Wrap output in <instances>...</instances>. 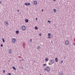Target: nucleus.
Returning a JSON list of instances; mask_svg holds the SVG:
<instances>
[{
  "label": "nucleus",
  "instance_id": "f257e3e1",
  "mask_svg": "<svg viewBox=\"0 0 75 75\" xmlns=\"http://www.w3.org/2000/svg\"><path fill=\"white\" fill-rule=\"evenodd\" d=\"M50 69L49 67H46V68L44 69L45 71H47V72H49L50 71Z\"/></svg>",
  "mask_w": 75,
  "mask_h": 75
},
{
  "label": "nucleus",
  "instance_id": "f03ea898",
  "mask_svg": "<svg viewBox=\"0 0 75 75\" xmlns=\"http://www.w3.org/2000/svg\"><path fill=\"white\" fill-rule=\"evenodd\" d=\"M21 30H23V31H25V30L26 28L25 26L24 25H23L21 26Z\"/></svg>",
  "mask_w": 75,
  "mask_h": 75
},
{
  "label": "nucleus",
  "instance_id": "7ed1b4c3",
  "mask_svg": "<svg viewBox=\"0 0 75 75\" xmlns=\"http://www.w3.org/2000/svg\"><path fill=\"white\" fill-rule=\"evenodd\" d=\"M17 39L15 38H13L12 39V42L13 43H14V42H16V41Z\"/></svg>",
  "mask_w": 75,
  "mask_h": 75
},
{
  "label": "nucleus",
  "instance_id": "20e7f679",
  "mask_svg": "<svg viewBox=\"0 0 75 75\" xmlns=\"http://www.w3.org/2000/svg\"><path fill=\"white\" fill-rule=\"evenodd\" d=\"M50 61L52 64H54V62H55V60H54L53 59H51Z\"/></svg>",
  "mask_w": 75,
  "mask_h": 75
},
{
  "label": "nucleus",
  "instance_id": "39448f33",
  "mask_svg": "<svg viewBox=\"0 0 75 75\" xmlns=\"http://www.w3.org/2000/svg\"><path fill=\"white\" fill-rule=\"evenodd\" d=\"M8 52H9V54H12V50L11 49H10L8 50Z\"/></svg>",
  "mask_w": 75,
  "mask_h": 75
},
{
  "label": "nucleus",
  "instance_id": "423d86ee",
  "mask_svg": "<svg viewBox=\"0 0 75 75\" xmlns=\"http://www.w3.org/2000/svg\"><path fill=\"white\" fill-rule=\"evenodd\" d=\"M65 44H66L67 45H69V42H68V40H66L65 41Z\"/></svg>",
  "mask_w": 75,
  "mask_h": 75
},
{
  "label": "nucleus",
  "instance_id": "0eeeda50",
  "mask_svg": "<svg viewBox=\"0 0 75 75\" xmlns=\"http://www.w3.org/2000/svg\"><path fill=\"white\" fill-rule=\"evenodd\" d=\"M33 4H34L35 5H37V1H33Z\"/></svg>",
  "mask_w": 75,
  "mask_h": 75
},
{
  "label": "nucleus",
  "instance_id": "6e6552de",
  "mask_svg": "<svg viewBox=\"0 0 75 75\" xmlns=\"http://www.w3.org/2000/svg\"><path fill=\"white\" fill-rule=\"evenodd\" d=\"M24 4L25 5H26V6H30V3H25Z\"/></svg>",
  "mask_w": 75,
  "mask_h": 75
},
{
  "label": "nucleus",
  "instance_id": "1a4fd4ad",
  "mask_svg": "<svg viewBox=\"0 0 75 75\" xmlns=\"http://www.w3.org/2000/svg\"><path fill=\"white\" fill-rule=\"evenodd\" d=\"M8 22L7 21H6L5 22V24L6 25V26H8Z\"/></svg>",
  "mask_w": 75,
  "mask_h": 75
},
{
  "label": "nucleus",
  "instance_id": "9d476101",
  "mask_svg": "<svg viewBox=\"0 0 75 75\" xmlns=\"http://www.w3.org/2000/svg\"><path fill=\"white\" fill-rule=\"evenodd\" d=\"M40 46H38L37 47V50H40Z\"/></svg>",
  "mask_w": 75,
  "mask_h": 75
},
{
  "label": "nucleus",
  "instance_id": "9b49d317",
  "mask_svg": "<svg viewBox=\"0 0 75 75\" xmlns=\"http://www.w3.org/2000/svg\"><path fill=\"white\" fill-rule=\"evenodd\" d=\"M53 11L54 13H56L57 12V9L55 8H54L53 9Z\"/></svg>",
  "mask_w": 75,
  "mask_h": 75
},
{
  "label": "nucleus",
  "instance_id": "f8f14e48",
  "mask_svg": "<svg viewBox=\"0 0 75 75\" xmlns=\"http://www.w3.org/2000/svg\"><path fill=\"white\" fill-rule=\"evenodd\" d=\"M45 61L46 62H47V61H48V58H46L45 59Z\"/></svg>",
  "mask_w": 75,
  "mask_h": 75
},
{
  "label": "nucleus",
  "instance_id": "ddd939ff",
  "mask_svg": "<svg viewBox=\"0 0 75 75\" xmlns=\"http://www.w3.org/2000/svg\"><path fill=\"white\" fill-rule=\"evenodd\" d=\"M55 60L56 62H58V58L56 57L55 58Z\"/></svg>",
  "mask_w": 75,
  "mask_h": 75
},
{
  "label": "nucleus",
  "instance_id": "4468645a",
  "mask_svg": "<svg viewBox=\"0 0 75 75\" xmlns=\"http://www.w3.org/2000/svg\"><path fill=\"white\" fill-rule=\"evenodd\" d=\"M60 74H61V75H64V74L63 73H62V71H61L60 72Z\"/></svg>",
  "mask_w": 75,
  "mask_h": 75
},
{
  "label": "nucleus",
  "instance_id": "2eb2a0df",
  "mask_svg": "<svg viewBox=\"0 0 75 75\" xmlns=\"http://www.w3.org/2000/svg\"><path fill=\"white\" fill-rule=\"evenodd\" d=\"M16 34H18L19 33V31L18 30H16Z\"/></svg>",
  "mask_w": 75,
  "mask_h": 75
},
{
  "label": "nucleus",
  "instance_id": "dca6fc26",
  "mask_svg": "<svg viewBox=\"0 0 75 75\" xmlns=\"http://www.w3.org/2000/svg\"><path fill=\"white\" fill-rule=\"evenodd\" d=\"M25 23H28V19H26L25 20Z\"/></svg>",
  "mask_w": 75,
  "mask_h": 75
},
{
  "label": "nucleus",
  "instance_id": "f3484780",
  "mask_svg": "<svg viewBox=\"0 0 75 75\" xmlns=\"http://www.w3.org/2000/svg\"><path fill=\"white\" fill-rule=\"evenodd\" d=\"M2 40H3V42H5V40H4V38H2Z\"/></svg>",
  "mask_w": 75,
  "mask_h": 75
},
{
  "label": "nucleus",
  "instance_id": "a211bd4d",
  "mask_svg": "<svg viewBox=\"0 0 75 75\" xmlns=\"http://www.w3.org/2000/svg\"><path fill=\"white\" fill-rule=\"evenodd\" d=\"M12 68H13L14 70H16V69L15 68V67H13Z\"/></svg>",
  "mask_w": 75,
  "mask_h": 75
},
{
  "label": "nucleus",
  "instance_id": "6ab92c4d",
  "mask_svg": "<svg viewBox=\"0 0 75 75\" xmlns=\"http://www.w3.org/2000/svg\"><path fill=\"white\" fill-rule=\"evenodd\" d=\"M35 30H38V27H37V26H35Z\"/></svg>",
  "mask_w": 75,
  "mask_h": 75
},
{
  "label": "nucleus",
  "instance_id": "aec40b11",
  "mask_svg": "<svg viewBox=\"0 0 75 75\" xmlns=\"http://www.w3.org/2000/svg\"><path fill=\"white\" fill-rule=\"evenodd\" d=\"M47 22H48V23H51V21L48 20L47 21Z\"/></svg>",
  "mask_w": 75,
  "mask_h": 75
},
{
  "label": "nucleus",
  "instance_id": "412c9836",
  "mask_svg": "<svg viewBox=\"0 0 75 75\" xmlns=\"http://www.w3.org/2000/svg\"><path fill=\"white\" fill-rule=\"evenodd\" d=\"M43 67H44L45 66H46V65H47V64H43Z\"/></svg>",
  "mask_w": 75,
  "mask_h": 75
},
{
  "label": "nucleus",
  "instance_id": "4be33fe9",
  "mask_svg": "<svg viewBox=\"0 0 75 75\" xmlns=\"http://www.w3.org/2000/svg\"><path fill=\"white\" fill-rule=\"evenodd\" d=\"M11 75V74L10 73H8V74H7V75Z\"/></svg>",
  "mask_w": 75,
  "mask_h": 75
},
{
  "label": "nucleus",
  "instance_id": "5701e85b",
  "mask_svg": "<svg viewBox=\"0 0 75 75\" xmlns=\"http://www.w3.org/2000/svg\"><path fill=\"white\" fill-rule=\"evenodd\" d=\"M51 35V34L50 33H48V36H50Z\"/></svg>",
  "mask_w": 75,
  "mask_h": 75
},
{
  "label": "nucleus",
  "instance_id": "b1692460",
  "mask_svg": "<svg viewBox=\"0 0 75 75\" xmlns=\"http://www.w3.org/2000/svg\"><path fill=\"white\" fill-rule=\"evenodd\" d=\"M1 47H3V45L2 44H1Z\"/></svg>",
  "mask_w": 75,
  "mask_h": 75
},
{
  "label": "nucleus",
  "instance_id": "393cba45",
  "mask_svg": "<svg viewBox=\"0 0 75 75\" xmlns=\"http://www.w3.org/2000/svg\"><path fill=\"white\" fill-rule=\"evenodd\" d=\"M3 71L4 72L3 73L4 74V73L5 72V71L4 70H3Z\"/></svg>",
  "mask_w": 75,
  "mask_h": 75
},
{
  "label": "nucleus",
  "instance_id": "a878e982",
  "mask_svg": "<svg viewBox=\"0 0 75 75\" xmlns=\"http://www.w3.org/2000/svg\"><path fill=\"white\" fill-rule=\"evenodd\" d=\"M63 62V61H61V62H60L61 64H62V63Z\"/></svg>",
  "mask_w": 75,
  "mask_h": 75
},
{
  "label": "nucleus",
  "instance_id": "bb28decb",
  "mask_svg": "<svg viewBox=\"0 0 75 75\" xmlns=\"http://www.w3.org/2000/svg\"><path fill=\"white\" fill-rule=\"evenodd\" d=\"M30 42H31V43L32 42V39H31L30 40Z\"/></svg>",
  "mask_w": 75,
  "mask_h": 75
},
{
  "label": "nucleus",
  "instance_id": "cd10ccee",
  "mask_svg": "<svg viewBox=\"0 0 75 75\" xmlns=\"http://www.w3.org/2000/svg\"><path fill=\"white\" fill-rule=\"evenodd\" d=\"M38 19V18H36V21H38V20H37Z\"/></svg>",
  "mask_w": 75,
  "mask_h": 75
},
{
  "label": "nucleus",
  "instance_id": "c85d7f7f",
  "mask_svg": "<svg viewBox=\"0 0 75 75\" xmlns=\"http://www.w3.org/2000/svg\"><path fill=\"white\" fill-rule=\"evenodd\" d=\"M39 35H40V36H41V33L39 34Z\"/></svg>",
  "mask_w": 75,
  "mask_h": 75
},
{
  "label": "nucleus",
  "instance_id": "c756f323",
  "mask_svg": "<svg viewBox=\"0 0 75 75\" xmlns=\"http://www.w3.org/2000/svg\"><path fill=\"white\" fill-rule=\"evenodd\" d=\"M50 37H50V36H48V38H50Z\"/></svg>",
  "mask_w": 75,
  "mask_h": 75
},
{
  "label": "nucleus",
  "instance_id": "7c9ffc66",
  "mask_svg": "<svg viewBox=\"0 0 75 75\" xmlns=\"http://www.w3.org/2000/svg\"><path fill=\"white\" fill-rule=\"evenodd\" d=\"M73 45H75V43L74 42H73Z\"/></svg>",
  "mask_w": 75,
  "mask_h": 75
},
{
  "label": "nucleus",
  "instance_id": "2f4dec72",
  "mask_svg": "<svg viewBox=\"0 0 75 75\" xmlns=\"http://www.w3.org/2000/svg\"><path fill=\"white\" fill-rule=\"evenodd\" d=\"M17 11H18V12H19V10H17Z\"/></svg>",
  "mask_w": 75,
  "mask_h": 75
},
{
  "label": "nucleus",
  "instance_id": "473e14b6",
  "mask_svg": "<svg viewBox=\"0 0 75 75\" xmlns=\"http://www.w3.org/2000/svg\"><path fill=\"white\" fill-rule=\"evenodd\" d=\"M53 1H56V0H53Z\"/></svg>",
  "mask_w": 75,
  "mask_h": 75
},
{
  "label": "nucleus",
  "instance_id": "72a5a7b5",
  "mask_svg": "<svg viewBox=\"0 0 75 75\" xmlns=\"http://www.w3.org/2000/svg\"><path fill=\"white\" fill-rule=\"evenodd\" d=\"M42 11H44V10L43 9H42Z\"/></svg>",
  "mask_w": 75,
  "mask_h": 75
},
{
  "label": "nucleus",
  "instance_id": "f704fd0d",
  "mask_svg": "<svg viewBox=\"0 0 75 75\" xmlns=\"http://www.w3.org/2000/svg\"><path fill=\"white\" fill-rule=\"evenodd\" d=\"M51 43H52V40H51Z\"/></svg>",
  "mask_w": 75,
  "mask_h": 75
},
{
  "label": "nucleus",
  "instance_id": "c9c22d12",
  "mask_svg": "<svg viewBox=\"0 0 75 75\" xmlns=\"http://www.w3.org/2000/svg\"><path fill=\"white\" fill-rule=\"evenodd\" d=\"M49 65H51V64L50 63H49Z\"/></svg>",
  "mask_w": 75,
  "mask_h": 75
},
{
  "label": "nucleus",
  "instance_id": "e433bc0d",
  "mask_svg": "<svg viewBox=\"0 0 75 75\" xmlns=\"http://www.w3.org/2000/svg\"><path fill=\"white\" fill-rule=\"evenodd\" d=\"M1 3V1H0V4Z\"/></svg>",
  "mask_w": 75,
  "mask_h": 75
},
{
  "label": "nucleus",
  "instance_id": "4c0bfd02",
  "mask_svg": "<svg viewBox=\"0 0 75 75\" xmlns=\"http://www.w3.org/2000/svg\"><path fill=\"white\" fill-rule=\"evenodd\" d=\"M24 60V59H23L22 61H23Z\"/></svg>",
  "mask_w": 75,
  "mask_h": 75
},
{
  "label": "nucleus",
  "instance_id": "58836bf2",
  "mask_svg": "<svg viewBox=\"0 0 75 75\" xmlns=\"http://www.w3.org/2000/svg\"><path fill=\"white\" fill-rule=\"evenodd\" d=\"M10 60H9L8 61V62H10Z\"/></svg>",
  "mask_w": 75,
  "mask_h": 75
},
{
  "label": "nucleus",
  "instance_id": "ea45409f",
  "mask_svg": "<svg viewBox=\"0 0 75 75\" xmlns=\"http://www.w3.org/2000/svg\"><path fill=\"white\" fill-rule=\"evenodd\" d=\"M64 58H65V57H64Z\"/></svg>",
  "mask_w": 75,
  "mask_h": 75
}]
</instances>
